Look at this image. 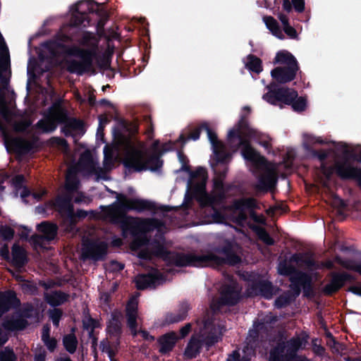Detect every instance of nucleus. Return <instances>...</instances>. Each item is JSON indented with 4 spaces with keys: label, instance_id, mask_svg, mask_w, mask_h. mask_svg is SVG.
Here are the masks:
<instances>
[{
    "label": "nucleus",
    "instance_id": "1",
    "mask_svg": "<svg viewBox=\"0 0 361 361\" xmlns=\"http://www.w3.org/2000/svg\"><path fill=\"white\" fill-rule=\"evenodd\" d=\"M158 143L153 146L152 157H149L144 145L135 142L124 136L116 137L112 146L106 145L104 148V167L98 165L97 157L94 151L87 149L80 145L75 152L73 157L66 154V161L68 164L73 161L76 156L79 155V161L75 165L68 167L66 174V187L68 191L76 190L78 187V181L75 177L78 172L86 176H94L96 180L104 179L106 171L110 170L114 162L121 159L126 167L132 169L136 171L143 170L155 171L160 168L162 161L157 156Z\"/></svg>",
    "mask_w": 361,
    "mask_h": 361
},
{
    "label": "nucleus",
    "instance_id": "2",
    "mask_svg": "<svg viewBox=\"0 0 361 361\" xmlns=\"http://www.w3.org/2000/svg\"><path fill=\"white\" fill-rule=\"evenodd\" d=\"M250 140H256L260 145L268 149L271 146V140L265 135H259L242 119L238 125L230 129L227 135V142L233 152L242 147L241 154L248 164L259 171L256 184L257 189L267 190L272 189L277 180V165L267 163L249 144Z\"/></svg>",
    "mask_w": 361,
    "mask_h": 361
},
{
    "label": "nucleus",
    "instance_id": "3",
    "mask_svg": "<svg viewBox=\"0 0 361 361\" xmlns=\"http://www.w3.org/2000/svg\"><path fill=\"white\" fill-rule=\"evenodd\" d=\"M10 54L8 49L0 34V129L8 149L18 154L28 152L32 147V143L20 137L12 138L6 133L8 126H12L17 131L25 130L30 123L27 121L18 122V116L11 103L6 104L3 97V89L6 88L10 73Z\"/></svg>",
    "mask_w": 361,
    "mask_h": 361
},
{
    "label": "nucleus",
    "instance_id": "4",
    "mask_svg": "<svg viewBox=\"0 0 361 361\" xmlns=\"http://www.w3.org/2000/svg\"><path fill=\"white\" fill-rule=\"evenodd\" d=\"M82 44L87 49H80L73 46L68 49L61 43L50 42L44 45L43 51L49 53L51 56H56L60 53H64L62 66L71 73L82 74L92 68L93 57L95 54V47L97 39L92 34H85Z\"/></svg>",
    "mask_w": 361,
    "mask_h": 361
},
{
    "label": "nucleus",
    "instance_id": "5",
    "mask_svg": "<svg viewBox=\"0 0 361 361\" xmlns=\"http://www.w3.org/2000/svg\"><path fill=\"white\" fill-rule=\"evenodd\" d=\"M207 179V174L203 168H199L191 173L187 185L185 200L194 196L202 205L214 206L222 200L224 197V190L221 180L214 179L212 193L209 195L205 192Z\"/></svg>",
    "mask_w": 361,
    "mask_h": 361
},
{
    "label": "nucleus",
    "instance_id": "6",
    "mask_svg": "<svg viewBox=\"0 0 361 361\" xmlns=\"http://www.w3.org/2000/svg\"><path fill=\"white\" fill-rule=\"evenodd\" d=\"M240 261V258L228 250H215L200 255L187 254L178 255L176 264L178 266L207 267L216 266L223 263L234 264Z\"/></svg>",
    "mask_w": 361,
    "mask_h": 361
},
{
    "label": "nucleus",
    "instance_id": "7",
    "mask_svg": "<svg viewBox=\"0 0 361 361\" xmlns=\"http://www.w3.org/2000/svg\"><path fill=\"white\" fill-rule=\"evenodd\" d=\"M63 123V132L66 135L73 137L81 136L85 133L83 124L81 121L74 118H68L65 111L59 106H53L48 115L37 123L38 127L43 132H51L56 128L57 123Z\"/></svg>",
    "mask_w": 361,
    "mask_h": 361
},
{
    "label": "nucleus",
    "instance_id": "8",
    "mask_svg": "<svg viewBox=\"0 0 361 361\" xmlns=\"http://www.w3.org/2000/svg\"><path fill=\"white\" fill-rule=\"evenodd\" d=\"M221 335V330L219 326L216 327L212 324L209 317L204 318L202 322H197L195 334L185 350V355L188 358L195 357L199 353L203 343L211 345L218 341Z\"/></svg>",
    "mask_w": 361,
    "mask_h": 361
},
{
    "label": "nucleus",
    "instance_id": "9",
    "mask_svg": "<svg viewBox=\"0 0 361 361\" xmlns=\"http://www.w3.org/2000/svg\"><path fill=\"white\" fill-rule=\"evenodd\" d=\"M307 339L304 337H295L285 342L282 338L271 352L269 361H310L305 357L298 356L297 351L305 348Z\"/></svg>",
    "mask_w": 361,
    "mask_h": 361
},
{
    "label": "nucleus",
    "instance_id": "10",
    "mask_svg": "<svg viewBox=\"0 0 361 361\" xmlns=\"http://www.w3.org/2000/svg\"><path fill=\"white\" fill-rule=\"evenodd\" d=\"M149 207V202L144 200L137 197L128 198L123 195H118L116 202L105 209L104 215L111 221H117L123 217L127 210L135 209L140 212Z\"/></svg>",
    "mask_w": 361,
    "mask_h": 361
},
{
    "label": "nucleus",
    "instance_id": "11",
    "mask_svg": "<svg viewBox=\"0 0 361 361\" xmlns=\"http://www.w3.org/2000/svg\"><path fill=\"white\" fill-rule=\"evenodd\" d=\"M269 91L263 95V99L267 102L279 105L282 107L281 104H292V107L295 111H302L306 109L307 102L303 97L297 98L298 93L292 90L281 88L277 92L274 91V85L269 87Z\"/></svg>",
    "mask_w": 361,
    "mask_h": 361
},
{
    "label": "nucleus",
    "instance_id": "12",
    "mask_svg": "<svg viewBox=\"0 0 361 361\" xmlns=\"http://www.w3.org/2000/svg\"><path fill=\"white\" fill-rule=\"evenodd\" d=\"M274 63L283 67H277L271 71V75L274 79L282 83L294 79L298 68L296 59L290 52L286 50L277 52Z\"/></svg>",
    "mask_w": 361,
    "mask_h": 361
},
{
    "label": "nucleus",
    "instance_id": "13",
    "mask_svg": "<svg viewBox=\"0 0 361 361\" xmlns=\"http://www.w3.org/2000/svg\"><path fill=\"white\" fill-rule=\"evenodd\" d=\"M131 248L137 251L138 257L142 259H150L152 255L161 256L164 253L162 239L149 242L145 235L135 238Z\"/></svg>",
    "mask_w": 361,
    "mask_h": 361
},
{
    "label": "nucleus",
    "instance_id": "14",
    "mask_svg": "<svg viewBox=\"0 0 361 361\" xmlns=\"http://www.w3.org/2000/svg\"><path fill=\"white\" fill-rule=\"evenodd\" d=\"M203 130L207 133L216 160L218 161H226L230 157V154L226 151V146L217 140L216 135L212 131L207 123H202L199 128L196 129L190 134L189 139L193 140H197L200 137V132Z\"/></svg>",
    "mask_w": 361,
    "mask_h": 361
},
{
    "label": "nucleus",
    "instance_id": "15",
    "mask_svg": "<svg viewBox=\"0 0 361 361\" xmlns=\"http://www.w3.org/2000/svg\"><path fill=\"white\" fill-rule=\"evenodd\" d=\"M254 200L251 198L236 201L231 209L229 219L238 224H243L246 220L250 209L254 207Z\"/></svg>",
    "mask_w": 361,
    "mask_h": 361
},
{
    "label": "nucleus",
    "instance_id": "16",
    "mask_svg": "<svg viewBox=\"0 0 361 361\" xmlns=\"http://www.w3.org/2000/svg\"><path fill=\"white\" fill-rule=\"evenodd\" d=\"M137 299L135 297L132 298L126 307V317L128 320V325L133 335H136L139 333L141 336L147 340L153 339L152 336H149V334L145 331H137Z\"/></svg>",
    "mask_w": 361,
    "mask_h": 361
},
{
    "label": "nucleus",
    "instance_id": "17",
    "mask_svg": "<svg viewBox=\"0 0 361 361\" xmlns=\"http://www.w3.org/2000/svg\"><path fill=\"white\" fill-rule=\"evenodd\" d=\"M126 222L130 225V229L132 233H145L154 229L158 231H162L163 225L161 222L154 219H139L133 218H126Z\"/></svg>",
    "mask_w": 361,
    "mask_h": 361
},
{
    "label": "nucleus",
    "instance_id": "18",
    "mask_svg": "<svg viewBox=\"0 0 361 361\" xmlns=\"http://www.w3.org/2000/svg\"><path fill=\"white\" fill-rule=\"evenodd\" d=\"M106 243L104 242H90L88 240L83 241L82 256L83 258H91L94 260L102 259L106 255Z\"/></svg>",
    "mask_w": 361,
    "mask_h": 361
},
{
    "label": "nucleus",
    "instance_id": "19",
    "mask_svg": "<svg viewBox=\"0 0 361 361\" xmlns=\"http://www.w3.org/2000/svg\"><path fill=\"white\" fill-rule=\"evenodd\" d=\"M255 330H250L249 336L247 338V345L243 350H236L230 354L226 361H249L254 354L252 345L250 344L252 340L255 337Z\"/></svg>",
    "mask_w": 361,
    "mask_h": 361
},
{
    "label": "nucleus",
    "instance_id": "20",
    "mask_svg": "<svg viewBox=\"0 0 361 361\" xmlns=\"http://www.w3.org/2000/svg\"><path fill=\"white\" fill-rule=\"evenodd\" d=\"M164 279L158 271H154L152 273L145 275H139L135 278L136 286L138 289H145L154 288L164 281Z\"/></svg>",
    "mask_w": 361,
    "mask_h": 361
},
{
    "label": "nucleus",
    "instance_id": "21",
    "mask_svg": "<svg viewBox=\"0 0 361 361\" xmlns=\"http://www.w3.org/2000/svg\"><path fill=\"white\" fill-rule=\"evenodd\" d=\"M38 230L42 233V236L36 235L32 238V242L37 245L40 244L43 239L50 240L54 238L56 234V226L54 224L43 222L37 226Z\"/></svg>",
    "mask_w": 361,
    "mask_h": 361
},
{
    "label": "nucleus",
    "instance_id": "22",
    "mask_svg": "<svg viewBox=\"0 0 361 361\" xmlns=\"http://www.w3.org/2000/svg\"><path fill=\"white\" fill-rule=\"evenodd\" d=\"M178 339V336L175 332H170L161 336L159 338V343L161 345L160 351L161 353H167L170 351Z\"/></svg>",
    "mask_w": 361,
    "mask_h": 361
},
{
    "label": "nucleus",
    "instance_id": "23",
    "mask_svg": "<svg viewBox=\"0 0 361 361\" xmlns=\"http://www.w3.org/2000/svg\"><path fill=\"white\" fill-rule=\"evenodd\" d=\"M348 279V276L347 274L334 275L331 281L326 286L324 292L329 295L336 292Z\"/></svg>",
    "mask_w": 361,
    "mask_h": 361
},
{
    "label": "nucleus",
    "instance_id": "24",
    "mask_svg": "<svg viewBox=\"0 0 361 361\" xmlns=\"http://www.w3.org/2000/svg\"><path fill=\"white\" fill-rule=\"evenodd\" d=\"M12 262L16 267H21L26 261L25 250L17 244L12 247Z\"/></svg>",
    "mask_w": 361,
    "mask_h": 361
},
{
    "label": "nucleus",
    "instance_id": "25",
    "mask_svg": "<svg viewBox=\"0 0 361 361\" xmlns=\"http://www.w3.org/2000/svg\"><path fill=\"white\" fill-rule=\"evenodd\" d=\"M267 27L271 31V32L279 39H283L284 36L276 20L271 16H265L263 18Z\"/></svg>",
    "mask_w": 361,
    "mask_h": 361
},
{
    "label": "nucleus",
    "instance_id": "26",
    "mask_svg": "<svg viewBox=\"0 0 361 361\" xmlns=\"http://www.w3.org/2000/svg\"><path fill=\"white\" fill-rule=\"evenodd\" d=\"M325 143V140L321 137H317L309 133L302 135V146L307 150H310L316 145Z\"/></svg>",
    "mask_w": 361,
    "mask_h": 361
},
{
    "label": "nucleus",
    "instance_id": "27",
    "mask_svg": "<svg viewBox=\"0 0 361 361\" xmlns=\"http://www.w3.org/2000/svg\"><path fill=\"white\" fill-rule=\"evenodd\" d=\"M14 299V294L11 292L0 293V317L10 308Z\"/></svg>",
    "mask_w": 361,
    "mask_h": 361
},
{
    "label": "nucleus",
    "instance_id": "28",
    "mask_svg": "<svg viewBox=\"0 0 361 361\" xmlns=\"http://www.w3.org/2000/svg\"><path fill=\"white\" fill-rule=\"evenodd\" d=\"M23 180L24 178L21 175L16 176L13 179V185L16 190V195H20L23 199L29 195L28 190L23 186Z\"/></svg>",
    "mask_w": 361,
    "mask_h": 361
},
{
    "label": "nucleus",
    "instance_id": "29",
    "mask_svg": "<svg viewBox=\"0 0 361 361\" xmlns=\"http://www.w3.org/2000/svg\"><path fill=\"white\" fill-rule=\"evenodd\" d=\"M46 300L52 306L62 304L67 300V296L61 292H51L46 294Z\"/></svg>",
    "mask_w": 361,
    "mask_h": 361
},
{
    "label": "nucleus",
    "instance_id": "30",
    "mask_svg": "<svg viewBox=\"0 0 361 361\" xmlns=\"http://www.w3.org/2000/svg\"><path fill=\"white\" fill-rule=\"evenodd\" d=\"M343 152L345 157H351L358 161H361V146H356L353 149L351 147L343 145Z\"/></svg>",
    "mask_w": 361,
    "mask_h": 361
},
{
    "label": "nucleus",
    "instance_id": "31",
    "mask_svg": "<svg viewBox=\"0 0 361 361\" xmlns=\"http://www.w3.org/2000/svg\"><path fill=\"white\" fill-rule=\"evenodd\" d=\"M238 290L233 288L231 290H227L223 293L221 303L233 305L235 303L238 299Z\"/></svg>",
    "mask_w": 361,
    "mask_h": 361
},
{
    "label": "nucleus",
    "instance_id": "32",
    "mask_svg": "<svg viewBox=\"0 0 361 361\" xmlns=\"http://www.w3.org/2000/svg\"><path fill=\"white\" fill-rule=\"evenodd\" d=\"M245 66L252 71L259 73L262 71L261 61L252 55L247 57L245 61Z\"/></svg>",
    "mask_w": 361,
    "mask_h": 361
},
{
    "label": "nucleus",
    "instance_id": "33",
    "mask_svg": "<svg viewBox=\"0 0 361 361\" xmlns=\"http://www.w3.org/2000/svg\"><path fill=\"white\" fill-rule=\"evenodd\" d=\"M257 288L259 290H255V293H250V294H262L264 298H270L272 295V287L270 283L267 281H262L261 282L258 286Z\"/></svg>",
    "mask_w": 361,
    "mask_h": 361
},
{
    "label": "nucleus",
    "instance_id": "34",
    "mask_svg": "<svg viewBox=\"0 0 361 361\" xmlns=\"http://www.w3.org/2000/svg\"><path fill=\"white\" fill-rule=\"evenodd\" d=\"M189 309L188 304L184 305L183 310L180 313H169L166 316V320L168 323H176L183 320Z\"/></svg>",
    "mask_w": 361,
    "mask_h": 361
},
{
    "label": "nucleus",
    "instance_id": "35",
    "mask_svg": "<svg viewBox=\"0 0 361 361\" xmlns=\"http://www.w3.org/2000/svg\"><path fill=\"white\" fill-rule=\"evenodd\" d=\"M78 341L74 334H71L63 338V345L67 351L73 353L77 348Z\"/></svg>",
    "mask_w": 361,
    "mask_h": 361
},
{
    "label": "nucleus",
    "instance_id": "36",
    "mask_svg": "<svg viewBox=\"0 0 361 361\" xmlns=\"http://www.w3.org/2000/svg\"><path fill=\"white\" fill-rule=\"evenodd\" d=\"M63 204H64L68 207V215L72 216L73 211L70 207V201L69 200H62L61 198L59 197L56 200L55 202L49 204V206H50V207L54 206V207H57L59 210H61L62 207H63Z\"/></svg>",
    "mask_w": 361,
    "mask_h": 361
},
{
    "label": "nucleus",
    "instance_id": "37",
    "mask_svg": "<svg viewBox=\"0 0 361 361\" xmlns=\"http://www.w3.org/2000/svg\"><path fill=\"white\" fill-rule=\"evenodd\" d=\"M4 325V328L8 330L21 329L25 326L23 320L8 321Z\"/></svg>",
    "mask_w": 361,
    "mask_h": 361
},
{
    "label": "nucleus",
    "instance_id": "38",
    "mask_svg": "<svg viewBox=\"0 0 361 361\" xmlns=\"http://www.w3.org/2000/svg\"><path fill=\"white\" fill-rule=\"evenodd\" d=\"M298 277L294 278L293 276H291V281L294 286L297 287V294H299V288L300 286H303L306 283L307 281L306 276H304L303 274H301L300 273L298 274Z\"/></svg>",
    "mask_w": 361,
    "mask_h": 361
},
{
    "label": "nucleus",
    "instance_id": "39",
    "mask_svg": "<svg viewBox=\"0 0 361 361\" xmlns=\"http://www.w3.org/2000/svg\"><path fill=\"white\" fill-rule=\"evenodd\" d=\"M278 271L281 275H291L294 271V269L286 262H281L279 265Z\"/></svg>",
    "mask_w": 361,
    "mask_h": 361
},
{
    "label": "nucleus",
    "instance_id": "40",
    "mask_svg": "<svg viewBox=\"0 0 361 361\" xmlns=\"http://www.w3.org/2000/svg\"><path fill=\"white\" fill-rule=\"evenodd\" d=\"M14 231L10 227L6 226H0V235L5 240H8L13 238Z\"/></svg>",
    "mask_w": 361,
    "mask_h": 361
},
{
    "label": "nucleus",
    "instance_id": "41",
    "mask_svg": "<svg viewBox=\"0 0 361 361\" xmlns=\"http://www.w3.org/2000/svg\"><path fill=\"white\" fill-rule=\"evenodd\" d=\"M16 357L12 350L6 349L0 353V361H15Z\"/></svg>",
    "mask_w": 361,
    "mask_h": 361
},
{
    "label": "nucleus",
    "instance_id": "42",
    "mask_svg": "<svg viewBox=\"0 0 361 361\" xmlns=\"http://www.w3.org/2000/svg\"><path fill=\"white\" fill-rule=\"evenodd\" d=\"M49 315L54 324L57 326L61 317V312L59 309H54L50 312Z\"/></svg>",
    "mask_w": 361,
    "mask_h": 361
},
{
    "label": "nucleus",
    "instance_id": "43",
    "mask_svg": "<svg viewBox=\"0 0 361 361\" xmlns=\"http://www.w3.org/2000/svg\"><path fill=\"white\" fill-rule=\"evenodd\" d=\"M258 235H259V238L262 240H263L265 243H267L268 245L273 244V243H274L273 240L270 238L269 234L264 230L259 229L258 231Z\"/></svg>",
    "mask_w": 361,
    "mask_h": 361
},
{
    "label": "nucleus",
    "instance_id": "44",
    "mask_svg": "<svg viewBox=\"0 0 361 361\" xmlns=\"http://www.w3.org/2000/svg\"><path fill=\"white\" fill-rule=\"evenodd\" d=\"M51 142L53 145L60 147L61 149H66L67 143L63 139L54 137L51 139Z\"/></svg>",
    "mask_w": 361,
    "mask_h": 361
},
{
    "label": "nucleus",
    "instance_id": "45",
    "mask_svg": "<svg viewBox=\"0 0 361 361\" xmlns=\"http://www.w3.org/2000/svg\"><path fill=\"white\" fill-rule=\"evenodd\" d=\"M18 235L22 239H27L30 233V230L25 226H19L17 227Z\"/></svg>",
    "mask_w": 361,
    "mask_h": 361
},
{
    "label": "nucleus",
    "instance_id": "46",
    "mask_svg": "<svg viewBox=\"0 0 361 361\" xmlns=\"http://www.w3.org/2000/svg\"><path fill=\"white\" fill-rule=\"evenodd\" d=\"M283 30L290 38L296 39L298 37V34L295 29L290 25L284 27Z\"/></svg>",
    "mask_w": 361,
    "mask_h": 361
},
{
    "label": "nucleus",
    "instance_id": "47",
    "mask_svg": "<svg viewBox=\"0 0 361 361\" xmlns=\"http://www.w3.org/2000/svg\"><path fill=\"white\" fill-rule=\"evenodd\" d=\"M295 9L298 12H302L305 8L304 0H292Z\"/></svg>",
    "mask_w": 361,
    "mask_h": 361
},
{
    "label": "nucleus",
    "instance_id": "48",
    "mask_svg": "<svg viewBox=\"0 0 361 361\" xmlns=\"http://www.w3.org/2000/svg\"><path fill=\"white\" fill-rule=\"evenodd\" d=\"M43 342L50 351H53L55 349L56 341L54 338H49L47 340L46 339V341H43Z\"/></svg>",
    "mask_w": 361,
    "mask_h": 361
},
{
    "label": "nucleus",
    "instance_id": "49",
    "mask_svg": "<svg viewBox=\"0 0 361 361\" xmlns=\"http://www.w3.org/2000/svg\"><path fill=\"white\" fill-rule=\"evenodd\" d=\"M290 297L289 296H281L280 298H279L276 302H275V305L278 307H283L285 304L288 303V301L290 300Z\"/></svg>",
    "mask_w": 361,
    "mask_h": 361
},
{
    "label": "nucleus",
    "instance_id": "50",
    "mask_svg": "<svg viewBox=\"0 0 361 361\" xmlns=\"http://www.w3.org/2000/svg\"><path fill=\"white\" fill-rule=\"evenodd\" d=\"M190 324H187L183 327H182L180 330V337H178V338H184L185 336H186L190 332Z\"/></svg>",
    "mask_w": 361,
    "mask_h": 361
},
{
    "label": "nucleus",
    "instance_id": "51",
    "mask_svg": "<svg viewBox=\"0 0 361 361\" xmlns=\"http://www.w3.org/2000/svg\"><path fill=\"white\" fill-rule=\"evenodd\" d=\"M75 202L78 203H89L90 202V199L88 197L83 195L82 194H78L77 197H75Z\"/></svg>",
    "mask_w": 361,
    "mask_h": 361
},
{
    "label": "nucleus",
    "instance_id": "52",
    "mask_svg": "<svg viewBox=\"0 0 361 361\" xmlns=\"http://www.w3.org/2000/svg\"><path fill=\"white\" fill-rule=\"evenodd\" d=\"M334 207H343L345 206L344 202L338 197L334 196L333 202H331Z\"/></svg>",
    "mask_w": 361,
    "mask_h": 361
},
{
    "label": "nucleus",
    "instance_id": "53",
    "mask_svg": "<svg viewBox=\"0 0 361 361\" xmlns=\"http://www.w3.org/2000/svg\"><path fill=\"white\" fill-rule=\"evenodd\" d=\"M108 328L110 331H116L119 329V326L117 324V321L114 320L113 322H110L109 324L108 325Z\"/></svg>",
    "mask_w": 361,
    "mask_h": 361
},
{
    "label": "nucleus",
    "instance_id": "54",
    "mask_svg": "<svg viewBox=\"0 0 361 361\" xmlns=\"http://www.w3.org/2000/svg\"><path fill=\"white\" fill-rule=\"evenodd\" d=\"M49 331L50 329L48 326H44L42 334V341H46L49 338Z\"/></svg>",
    "mask_w": 361,
    "mask_h": 361
},
{
    "label": "nucleus",
    "instance_id": "55",
    "mask_svg": "<svg viewBox=\"0 0 361 361\" xmlns=\"http://www.w3.org/2000/svg\"><path fill=\"white\" fill-rule=\"evenodd\" d=\"M108 123V119L106 116H100L99 117V126L98 130H102L103 129L104 126Z\"/></svg>",
    "mask_w": 361,
    "mask_h": 361
},
{
    "label": "nucleus",
    "instance_id": "56",
    "mask_svg": "<svg viewBox=\"0 0 361 361\" xmlns=\"http://www.w3.org/2000/svg\"><path fill=\"white\" fill-rule=\"evenodd\" d=\"M8 338L3 329L0 327V346L5 343Z\"/></svg>",
    "mask_w": 361,
    "mask_h": 361
},
{
    "label": "nucleus",
    "instance_id": "57",
    "mask_svg": "<svg viewBox=\"0 0 361 361\" xmlns=\"http://www.w3.org/2000/svg\"><path fill=\"white\" fill-rule=\"evenodd\" d=\"M279 18L281 20V23L283 24V27L289 25L288 19L285 15L279 14Z\"/></svg>",
    "mask_w": 361,
    "mask_h": 361
},
{
    "label": "nucleus",
    "instance_id": "58",
    "mask_svg": "<svg viewBox=\"0 0 361 361\" xmlns=\"http://www.w3.org/2000/svg\"><path fill=\"white\" fill-rule=\"evenodd\" d=\"M111 266H112V269L114 270H116V271L122 270L124 267L123 264H122L119 262H112Z\"/></svg>",
    "mask_w": 361,
    "mask_h": 361
},
{
    "label": "nucleus",
    "instance_id": "59",
    "mask_svg": "<svg viewBox=\"0 0 361 361\" xmlns=\"http://www.w3.org/2000/svg\"><path fill=\"white\" fill-rule=\"evenodd\" d=\"M283 8L286 11L289 12L291 10V4L289 0H283Z\"/></svg>",
    "mask_w": 361,
    "mask_h": 361
},
{
    "label": "nucleus",
    "instance_id": "60",
    "mask_svg": "<svg viewBox=\"0 0 361 361\" xmlns=\"http://www.w3.org/2000/svg\"><path fill=\"white\" fill-rule=\"evenodd\" d=\"M1 255L4 257V258H8V254H9V251H8V247L7 246H4V247H2L1 249Z\"/></svg>",
    "mask_w": 361,
    "mask_h": 361
},
{
    "label": "nucleus",
    "instance_id": "61",
    "mask_svg": "<svg viewBox=\"0 0 361 361\" xmlns=\"http://www.w3.org/2000/svg\"><path fill=\"white\" fill-rule=\"evenodd\" d=\"M322 171L326 178H329L330 175L332 173L331 169H326L324 166H322Z\"/></svg>",
    "mask_w": 361,
    "mask_h": 361
},
{
    "label": "nucleus",
    "instance_id": "62",
    "mask_svg": "<svg viewBox=\"0 0 361 361\" xmlns=\"http://www.w3.org/2000/svg\"><path fill=\"white\" fill-rule=\"evenodd\" d=\"M35 361H45V353H39L35 355Z\"/></svg>",
    "mask_w": 361,
    "mask_h": 361
},
{
    "label": "nucleus",
    "instance_id": "63",
    "mask_svg": "<svg viewBox=\"0 0 361 361\" xmlns=\"http://www.w3.org/2000/svg\"><path fill=\"white\" fill-rule=\"evenodd\" d=\"M350 290L358 295H361V287H352Z\"/></svg>",
    "mask_w": 361,
    "mask_h": 361
},
{
    "label": "nucleus",
    "instance_id": "64",
    "mask_svg": "<svg viewBox=\"0 0 361 361\" xmlns=\"http://www.w3.org/2000/svg\"><path fill=\"white\" fill-rule=\"evenodd\" d=\"M350 268L355 270L356 271L361 274V263L352 265Z\"/></svg>",
    "mask_w": 361,
    "mask_h": 361
}]
</instances>
